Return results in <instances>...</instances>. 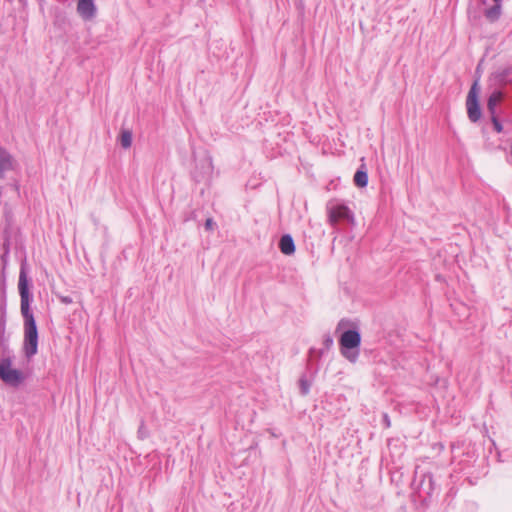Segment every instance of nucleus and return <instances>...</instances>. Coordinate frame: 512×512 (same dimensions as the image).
I'll use <instances>...</instances> for the list:
<instances>
[{
	"label": "nucleus",
	"instance_id": "nucleus-25",
	"mask_svg": "<svg viewBox=\"0 0 512 512\" xmlns=\"http://www.w3.org/2000/svg\"><path fill=\"white\" fill-rule=\"evenodd\" d=\"M428 482L429 486L431 487L432 483H433V478L431 475H425L424 476V479L422 481V484H424L425 482Z\"/></svg>",
	"mask_w": 512,
	"mask_h": 512
},
{
	"label": "nucleus",
	"instance_id": "nucleus-11",
	"mask_svg": "<svg viewBox=\"0 0 512 512\" xmlns=\"http://www.w3.org/2000/svg\"><path fill=\"white\" fill-rule=\"evenodd\" d=\"M279 249L285 255H292L295 252V243L290 234H284L279 240Z\"/></svg>",
	"mask_w": 512,
	"mask_h": 512
},
{
	"label": "nucleus",
	"instance_id": "nucleus-5",
	"mask_svg": "<svg viewBox=\"0 0 512 512\" xmlns=\"http://www.w3.org/2000/svg\"><path fill=\"white\" fill-rule=\"evenodd\" d=\"M328 221L331 225L335 226L340 221L347 223H354L353 212L344 204L336 203L333 201L327 204Z\"/></svg>",
	"mask_w": 512,
	"mask_h": 512
},
{
	"label": "nucleus",
	"instance_id": "nucleus-18",
	"mask_svg": "<svg viewBox=\"0 0 512 512\" xmlns=\"http://www.w3.org/2000/svg\"><path fill=\"white\" fill-rule=\"evenodd\" d=\"M216 226V222L213 220V218L209 217L206 219L204 224V228L206 231L212 232L215 230Z\"/></svg>",
	"mask_w": 512,
	"mask_h": 512
},
{
	"label": "nucleus",
	"instance_id": "nucleus-21",
	"mask_svg": "<svg viewBox=\"0 0 512 512\" xmlns=\"http://www.w3.org/2000/svg\"><path fill=\"white\" fill-rule=\"evenodd\" d=\"M324 347L330 349L333 345V339L330 335H326L323 341Z\"/></svg>",
	"mask_w": 512,
	"mask_h": 512
},
{
	"label": "nucleus",
	"instance_id": "nucleus-26",
	"mask_svg": "<svg viewBox=\"0 0 512 512\" xmlns=\"http://www.w3.org/2000/svg\"><path fill=\"white\" fill-rule=\"evenodd\" d=\"M21 4L25 5L27 3V0H18Z\"/></svg>",
	"mask_w": 512,
	"mask_h": 512
},
{
	"label": "nucleus",
	"instance_id": "nucleus-24",
	"mask_svg": "<svg viewBox=\"0 0 512 512\" xmlns=\"http://www.w3.org/2000/svg\"><path fill=\"white\" fill-rule=\"evenodd\" d=\"M0 310H1V316L4 313V319L6 320V302H5V300H3L2 303L0 304Z\"/></svg>",
	"mask_w": 512,
	"mask_h": 512
},
{
	"label": "nucleus",
	"instance_id": "nucleus-14",
	"mask_svg": "<svg viewBox=\"0 0 512 512\" xmlns=\"http://www.w3.org/2000/svg\"><path fill=\"white\" fill-rule=\"evenodd\" d=\"M132 138H133V135L130 130H127V129L122 130L121 134H120V145L122 146V148H124V149L130 148L132 145Z\"/></svg>",
	"mask_w": 512,
	"mask_h": 512
},
{
	"label": "nucleus",
	"instance_id": "nucleus-17",
	"mask_svg": "<svg viewBox=\"0 0 512 512\" xmlns=\"http://www.w3.org/2000/svg\"><path fill=\"white\" fill-rule=\"evenodd\" d=\"M493 128L497 133L503 132V125L497 115H490Z\"/></svg>",
	"mask_w": 512,
	"mask_h": 512
},
{
	"label": "nucleus",
	"instance_id": "nucleus-4",
	"mask_svg": "<svg viewBox=\"0 0 512 512\" xmlns=\"http://www.w3.org/2000/svg\"><path fill=\"white\" fill-rule=\"evenodd\" d=\"M195 168L192 171V178L196 183H202L205 186L209 184L213 174L212 158L208 153L201 157H195Z\"/></svg>",
	"mask_w": 512,
	"mask_h": 512
},
{
	"label": "nucleus",
	"instance_id": "nucleus-28",
	"mask_svg": "<svg viewBox=\"0 0 512 512\" xmlns=\"http://www.w3.org/2000/svg\"><path fill=\"white\" fill-rule=\"evenodd\" d=\"M494 2H502V0H493Z\"/></svg>",
	"mask_w": 512,
	"mask_h": 512
},
{
	"label": "nucleus",
	"instance_id": "nucleus-2",
	"mask_svg": "<svg viewBox=\"0 0 512 512\" xmlns=\"http://www.w3.org/2000/svg\"><path fill=\"white\" fill-rule=\"evenodd\" d=\"M341 355L351 363H355L360 354L361 334L358 330L344 331L339 338Z\"/></svg>",
	"mask_w": 512,
	"mask_h": 512
},
{
	"label": "nucleus",
	"instance_id": "nucleus-16",
	"mask_svg": "<svg viewBox=\"0 0 512 512\" xmlns=\"http://www.w3.org/2000/svg\"><path fill=\"white\" fill-rule=\"evenodd\" d=\"M342 188H345V185H343V183H342L340 178L331 180L329 182V184L327 185V191L328 192L340 190Z\"/></svg>",
	"mask_w": 512,
	"mask_h": 512
},
{
	"label": "nucleus",
	"instance_id": "nucleus-6",
	"mask_svg": "<svg viewBox=\"0 0 512 512\" xmlns=\"http://www.w3.org/2000/svg\"><path fill=\"white\" fill-rule=\"evenodd\" d=\"M478 91V81L476 80L471 86L466 98L467 115L472 123L478 122L482 115L478 98Z\"/></svg>",
	"mask_w": 512,
	"mask_h": 512
},
{
	"label": "nucleus",
	"instance_id": "nucleus-7",
	"mask_svg": "<svg viewBox=\"0 0 512 512\" xmlns=\"http://www.w3.org/2000/svg\"><path fill=\"white\" fill-rule=\"evenodd\" d=\"M76 11L82 20L91 21L98 10L94 0H77Z\"/></svg>",
	"mask_w": 512,
	"mask_h": 512
},
{
	"label": "nucleus",
	"instance_id": "nucleus-22",
	"mask_svg": "<svg viewBox=\"0 0 512 512\" xmlns=\"http://www.w3.org/2000/svg\"><path fill=\"white\" fill-rule=\"evenodd\" d=\"M59 300L66 305L73 303V299L70 296H59Z\"/></svg>",
	"mask_w": 512,
	"mask_h": 512
},
{
	"label": "nucleus",
	"instance_id": "nucleus-9",
	"mask_svg": "<svg viewBox=\"0 0 512 512\" xmlns=\"http://www.w3.org/2000/svg\"><path fill=\"white\" fill-rule=\"evenodd\" d=\"M505 93L501 89L494 90L487 99V110L490 115H497V105L504 99Z\"/></svg>",
	"mask_w": 512,
	"mask_h": 512
},
{
	"label": "nucleus",
	"instance_id": "nucleus-1",
	"mask_svg": "<svg viewBox=\"0 0 512 512\" xmlns=\"http://www.w3.org/2000/svg\"><path fill=\"white\" fill-rule=\"evenodd\" d=\"M20 295V310L24 320L23 353L27 359H31L38 352V329L30 304L33 296L30 293V282L27 276L26 262L21 264L18 280Z\"/></svg>",
	"mask_w": 512,
	"mask_h": 512
},
{
	"label": "nucleus",
	"instance_id": "nucleus-23",
	"mask_svg": "<svg viewBox=\"0 0 512 512\" xmlns=\"http://www.w3.org/2000/svg\"><path fill=\"white\" fill-rule=\"evenodd\" d=\"M382 422H383L385 428H389L391 426V421H390L388 414H386V413L383 414Z\"/></svg>",
	"mask_w": 512,
	"mask_h": 512
},
{
	"label": "nucleus",
	"instance_id": "nucleus-8",
	"mask_svg": "<svg viewBox=\"0 0 512 512\" xmlns=\"http://www.w3.org/2000/svg\"><path fill=\"white\" fill-rule=\"evenodd\" d=\"M18 166L15 158L3 147H0V179L8 172L15 171Z\"/></svg>",
	"mask_w": 512,
	"mask_h": 512
},
{
	"label": "nucleus",
	"instance_id": "nucleus-13",
	"mask_svg": "<svg viewBox=\"0 0 512 512\" xmlns=\"http://www.w3.org/2000/svg\"><path fill=\"white\" fill-rule=\"evenodd\" d=\"M353 182L358 188H364L368 184V174L363 166H361L354 174Z\"/></svg>",
	"mask_w": 512,
	"mask_h": 512
},
{
	"label": "nucleus",
	"instance_id": "nucleus-27",
	"mask_svg": "<svg viewBox=\"0 0 512 512\" xmlns=\"http://www.w3.org/2000/svg\"><path fill=\"white\" fill-rule=\"evenodd\" d=\"M205 187L200 188V192H204Z\"/></svg>",
	"mask_w": 512,
	"mask_h": 512
},
{
	"label": "nucleus",
	"instance_id": "nucleus-20",
	"mask_svg": "<svg viewBox=\"0 0 512 512\" xmlns=\"http://www.w3.org/2000/svg\"><path fill=\"white\" fill-rule=\"evenodd\" d=\"M4 248H5V251L4 253L1 255V261L2 263L4 264V266L6 265L7 263V259H8V255H9V246L8 244H4Z\"/></svg>",
	"mask_w": 512,
	"mask_h": 512
},
{
	"label": "nucleus",
	"instance_id": "nucleus-10",
	"mask_svg": "<svg viewBox=\"0 0 512 512\" xmlns=\"http://www.w3.org/2000/svg\"><path fill=\"white\" fill-rule=\"evenodd\" d=\"M6 332V320L4 319V314L0 316V353L1 357L11 356V351L9 349L8 337L5 335Z\"/></svg>",
	"mask_w": 512,
	"mask_h": 512
},
{
	"label": "nucleus",
	"instance_id": "nucleus-12",
	"mask_svg": "<svg viewBox=\"0 0 512 512\" xmlns=\"http://www.w3.org/2000/svg\"><path fill=\"white\" fill-rule=\"evenodd\" d=\"M483 13H484L485 18L489 22L494 23V22L498 21L502 14L501 2H495L494 5L485 9Z\"/></svg>",
	"mask_w": 512,
	"mask_h": 512
},
{
	"label": "nucleus",
	"instance_id": "nucleus-3",
	"mask_svg": "<svg viewBox=\"0 0 512 512\" xmlns=\"http://www.w3.org/2000/svg\"><path fill=\"white\" fill-rule=\"evenodd\" d=\"M0 379L12 387H18L24 382V374L12 368V356L0 357Z\"/></svg>",
	"mask_w": 512,
	"mask_h": 512
},
{
	"label": "nucleus",
	"instance_id": "nucleus-15",
	"mask_svg": "<svg viewBox=\"0 0 512 512\" xmlns=\"http://www.w3.org/2000/svg\"><path fill=\"white\" fill-rule=\"evenodd\" d=\"M310 387H311L310 381L306 378L305 375H303L299 379V389H300L301 395H303V396L307 395L310 391Z\"/></svg>",
	"mask_w": 512,
	"mask_h": 512
},
{
	"label": "nucleus",
	"instance_id": "nucleus-19",
	"mask_svg": "<svg viewBox=\"0 0 512 512\" xmlns=\"http://www.w3.org/2000/svg\"><path fill=\"white\" fill-rule=\"evenodd\" d=\"M509 72H510L509 68L503 69L501 72H499V74H498L499 82H501V83L505 82L507 76L509 75Z\"/></svg>",
	"mask_w": 512,
	"mask_h": 512
}]
</instances>
